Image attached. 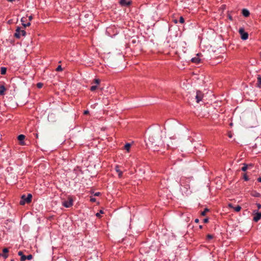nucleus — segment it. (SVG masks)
Returning a JSON list of instances; mask_svg holds the SVG:
<instances>
[{
    "label": "nucleus",
    "mask_w": 261,
    "mask_h": 261,
    "mask_svg": "<svg viewBox=\"0 0 261 261\" xmlns=\"http://www.w3.org/2000/svg\"><path fill=\"white\" fill-rule=\"evenodd\" d=\"M192 180V176L186 177L182 176L180 177L179 183L180 186V191L182 194L188 195L191 194L190 182Z\"/></svg>",
    "instance_id": "f257e3e1"
},
{
    "label": "nucleus",
    "mask_w": 261,
    "mask_h": 261,
    "mask_svg": "<svg viewBox=\"0 0 261 261\" xmlns=\"http://www.w3.org/2000/svg\"><path fill=\"white\" fill-rule=\"evenodd\" d=\"M148 140L152 145L154 144L155 146H159L162 145L163 144L162 138L159 133H154L151 136H150L148 138Z\"/></svg>",
    "instance_id": "f03ea898"
},
{
    "label": "nucleus",
    "mask_w": 261,
    "mask_h": 261,
    "mask_svg": "<svg viewBox=\"0 0 261 261\" xmlns=\"http://www.w3.org/2000/svg\"><path fill=\"white\" fill-rule=\"evenodd\" d=\"M32 198V195L31 194H28V195L26 196L24 195H23L21 196V199L20 201V205H24L25 203H29L31 201Z\"/></svg>",
    "instance_id": "7ed1b4c3"
},
{
    "label": "nucleus",
    "mask_w": 261,
    "mask_h": 261,
    "mask_svg": "<svg viewBox=\"0 0 261 261\" xmlns=\"http://www.w3.org/2000/svg\"><path fill=\"white\" fill-rule=\"evenodd\" d=\"M26 35V32L24 30H21L20 28L17 27L16 32L14 34V36L16 38H20V37L25 36Z\"/></svg>",
    "instance_id": "20e7f679"
},
{
    "label": "nucleus",
    "mask_w": 261,
    "mask_h": 261,
    "mask_svg": "<svg viewBox=\"0 0 261 261\" xmlns=\"http://www.w3.org/2000/svg\"><path fill=\"white\" fill-rule=\"evenodd\" d=\"M62 205L67 208L71 207L73 205V199L70 196L68 197L67 200L62 202Z\"/></svg>",
    "instance_id": "39448f33"
},
{
    "label": "nucleus",
    "mask_w": 261,
    "mask_h": 261,
    "mask_svg": "<svg viewBox=\"0 0 261 261\" xmlns=\"http://www.w3.org/2000/svg\"><path fill=\"white\" fill-rule=\"evenodd\" d=\"M239 33L241 36V38L243 40H246L248 38V34L246 32L243 28H241L239 30Z\"/></svg>",
    "instance_id": "423d86ee"
},
{
    "label": "nucleus",
    "mask_w": 261,
    "mask_h": 261,
    "mask_svg": "<svg viewBox=\"0 0 261 261\" xmlns=\"http://www.w3.org/2000/svg\"><path fill=\"white\" fill-rule=\"evenodd\" d=\"M203 93L201 91H197L196 92V95L195 96V99H196V102L197 103H199L200 101L202 100V99L203 98Z\"/></svg>",
    "instance_id": "0eeeda50"
},
{
    "label": "nucleus",
    "mask_w": 261,
    "mask_h": 261,
    "mask_svg": "<svg viewBox=\"0 0 261 261\" xmlns=\"http://www.w3.org/2000/svg\"><path fill=\"white\" fill-rule=\"evenodd\" d=\"M200 61H201V59H200V58L199 57V54H197L196 57H194V58H192V59H191V61L193 63H195L196 64L199 63L200 62Z\"/></svg>",
    "instance_id": "6e6552de"
},
{
    "label": "nucleus",
    "mask_w": 261,
    "mask_h": 261,
    "mask_svg": "<svg viewBox=\"0 0 261 261\" xmlns=\"http://www.w3.org/2000/svg\"><path fill=\"white\" fill-rule=\"evenodd\" d=\"M33 258V255L29 254L27 256L24 255L20 257V261H25L26 259L31 260Z\"/></svg>",
    "instance_id": "1a4fd4ad"
},
{
    "label": "nucleus",
    "mask_w": 261,
    "mask_h": 261,
    "mask_svg": "<svg viewBox=\"0 0 261 261\" xmlns=\"http://www.w3.org/2000/svg\"><path fill=\"white\" fill-rule=\"evenodd\" d=\"M120 4L123 6H128L130 5V1H127V0H120Z\"/></svg>",
    "instance_id": "9d476101"
},
{
    "label": "nucleus",
    "mask_w": 261,
    "mask_h": 261,
    "mask_svg": "<svg viewBox=\"0 0 261 261\" xmlns=\"http://www.w3.org/2000/svg\"><path fill=\"white\" fill-rule=\"evenodd\" d=\"M261 219V213H256L253 217V220L255 222L258 221Z\"/></svg>",
    "instance_id": "9b49d317"
},
{
    "label": "nucleus",
    "mask_w": 261,
    "mask_h": 261,
    "mask_svg": "<svg viewBox=\"0 0 261 261\" xmlns=\"http://www.w3.org/2000/svg\"><path fill=\"white\" fill-rule=\"evenodd\" d=\"M250 195L254 197H260L261 194L255 190L251 191Z\"/></svg>",
    "instance_id": "f8f14e48"
},
{
    "label": "nucleus",
    "mask_w": 261,
    "mask_h": 261,
    "mask_svg": "<svg viewBox=\"0 0 261 261\" xmlns=\"http://www.w3.org/2000/svg\"><path fill=\"white\" fill-rule=\"evenodd\" d=\"M25 138V136L23 135H20L18 136V140L20 141V144L22 145H24L23 140Z\"/></svg>",
    "instance_id": "ddd939ff"
},
{
    "label": "nucleus",
    "mask_w": 261,
    "mask_h": 261,
    "mask_svg": "<svg viewBox=\"0 0 261 261\" xmlns=\"http://www.w3.org/2000/svg\"><path fill=\"white\" fill-rule=\"evenodd\" d=\"M25 20H26V18H25V17H22L21 19V21L22 22V24L23 25V27L24 28H25L26 27L30 26L31 25V23L30 22H29L27 23H24Z\"/></svg>",
    "instance_id": "4468645a"
},
{
    "label": "nucleus",
    "mask_w": 261,
    "mask_h": 261,
    "mask_svg": "<svg viewBox=\"0 0 261 261\" xmlns=\"http://www.w3.org/2000/svg\"><path fill=\"white\" fill-rule=\"evenodd\" d=\"M242 14L245 17H248L250 14V12L247 9H243L242 10Z\"/></svg>",
    "instance_id": "2eb2a0df"
},
{
    "label": "nucleus",
    "mask_w": 261,
    "mask_h": 261,
    "mask_svg": "<svg viewBox=\"0 0 261 261\" xmlns=\"http://www.w3.org/2000/svg\"><path fill=\"white\" fill-rule=\"evenodd\" d=\"M4 254L2 255L5 258H6L8 257V255L7 254V253L8 252V249L7 248H5L3 250Z\"/></svg>",
    "instance_id": "dca6fc26"
},
{
    "label": "nucleus",
    "mask_w": 261,
    "mask_h": 261,
    "mask_svg": "<svg viewBox=\"0 0 261 261\" xmlns=\"http://www.w3.org/2000/svg\"><path fill=\"white\" fill-rule=\"evenodd\" d=\"M115 170L118 173L119 177L121 178L122 176V172L119 170L118 166H116Z\"/></svg>",
    "instance_id": "f3484780"
},
{
    "label": "nucleus",
    "mask_w": 261,
    "mask_h": 261,
    "mask_svg": "<svg viewBox=\"0 0 261 261\" xmlns=\"http://www.w3.org/2000/svg\"><path fill=\"white\" fill-rule=\"evenodd\" d=\"M249 167H252V165H247V164H244L243 167L242 168V170L243 171H246L247 169L249 168Z\"/></svg>",
    "instance_id": "a211bd4d"
},
{
    "label": "nucleus",
    "mask_w": 261,
    "mask_h": 261,
    "mask_svg": "<svg viewBox=\"0 0 261 261\" xmlns=\"http://www.w3.org/2000/svg\"><path fill=\"white\" fill-rule=\"evenodd\" d=\"M6 90V88L3 85H0V94L3 95L4 94V92Z\"/></svg>",
    "instance_id": "6ab92c4d"
},
{
    "label": "nucleus",
    "mask_w": 261,
    "mask_h": 261,
    "mask_svg": "<svg viewBox=\"0 0 261 261\" xmlns=\"http://www.w3.org/2000/svg\"><path fill=\"white\" fill-rule=\"evenodd\" d=\"M7 68L4 67H2L1 68V73L2 75H4L6 73Z\"/></svg>",
    "instance_id": "aec40b11"
},
{
    "label": "nucleus",
    "mask_w": 261,
    "mask_h": 261,
    "mask_svg": "<svg viewBox=\"0 0 261 261\" xmlns=\"http://www.w3.org/2000/svg\"><path fill=\"white\" fill-rule=\"evenodd\" d=\"M257 87H261V76L258 75L257 76Z\"/></svg>",
    "instance_id": "412c9836"
},
{
    "label": "nucleus",
    "mask_w": 261,
    "mask_h": 261,
    "mask_svg": "<svg viewBox=\"0 0 261 261\" xmlns=\"http://www.w3.org/2000/svg\"><path fill=\"white\" fill-rule=\"evenodd\" d=\"M130 147V144L129 143H126L124 146V149L127 151L129 150Z\"/></svg>",
    "instance_id": "4be33fe9"
},
{
    "label": "nucleus",
    "mask_w": 261,
    "mask_h": 261,
    "mask_svg": "<svg viewBox=\"0 0 261 261\" xmlns=\"http://www.w3.org/2000/svg\"><path fill=\"white\" fill-rule=\"evenodd\" d=\"M233 208L236 212H238L240 211L241 207L240 205H237V206L234 207Z\"/></svg>",
    "instance_id": "5701e85b"
},
{
    "label": "nucleus",
    "mask_w": 261,
    "mask_h": 261,
    "mask_svg": "<svg viewBox=\"0 0 261 261\" xmlns=\"http://www.w3.org/2000/svg\"><path fill=\"white\" fill-rule=\"evenodd\" d=\"M208 211V209L205 208V209L204 210V211H203V212H201V215L202 216H205V214H206V213Z\"/></svg>",
    "instance_id": "b1692460"
},
{
    "label": "nucleus",
    "mask_w": 261,
    "mask_h": 261,
    "mask_svg": "<svg viewBox=\"0 0 261 261\" xmlns=\"http://www.w3.org/2000/svg\"><path fill=\"white\" fill-rule=\"evenodd\" d=\"M97 86H92L91 87L90 90H91V91H93L97 89Z\"/></svg>",
    "instance_id": "393cba45"
},
{
    "label": "nucleus",
    "mask_w": 261,
    "mask_h": 261,
    "mask_svg": "<svg viewBox=\"0 0 261 261\" xmlns=\"http://www.w3.org/2000/svg\"><path fill=\"white\" fill-rule=\"evenodd\" d=\"M62 70V68L61 65H59L57 68H56L57 71H61Z\"/></svg>",
    "instance_id": "a878e982"
},
{
    "label": "nucleus",
    "mask_w": 261,
    "mask_h": 261,
    "mask_svg": "<svg viewBox=\"0 0 261 261\" xmlns=\"http://www.w3.org/2000/svg\"><path fill=\"white\" fill-rule=\"evenodd\" d=\"M179 21L180 23H183L185 21V19H184V17L182 16L180 17Z\"/></svg>",
    "instance_id": "bb28decb"
},
{
    "label": "nucleus",
    "mask_w": 261,
    "mask_h": 261,
    "mask_svg": "<svg viewBox=\"0 0 261 261\" xmlns=\"http://www.w3.org/2000/svg\"><path fill=\"white\" fill-rule=\"evenodd\" d=\"M103 212L102 210H100L99 213H96V216L98 217H99L100 216V214H103Z\"/></svg>",
    "instance_id": "cd10ccee"
},
{
    "label": "nucleus",
    "mask_w": 261,
    "mask_h": 261,
    "mask_svg": "<svg viewBox=\"0 0 261 261\" xmlns=\"http://www.w3.org/2000/svg\"><path fill=\"white\" fill-rule=\"evenodd\" d=\"M94 82L96 85H98L100 83V80L97 79H95Z\"/></svg>",
    "instance_id": "c85d7f7f"
},
{
    "label": "nucleus",
    "mask_w": 261,
    "mask_h": 261,
    "mask_svg": "<svg viewBox=\"0 0 261 261\" xmlns=\"http://www.w3.org/2000/svg\"><path fill=\"white\" fill-rule=\"evenodd\" d=\"M42 86H43V84H42V83H38V84H37V87H38V88H42Z\"/></svg>",
    "instance_id": "c756f323"
},
{
    "label": "nucleus",
    "mask_w": 261,
    "mask_h": 261,
    "mask_svg": "<svg viewBox=\"0 0 261 261\" xmlns=\"http://www.w3.org/2000/svg\"><path fill=\"white\" fill-rule=\"evenodd\" d=\"M18 255L19 256H21V257L24 255H23V252L21 251H20L18 252Z\"/></svg>",
    "instance_id": "7c9ffc66"
},
{
    "label": "nucleus",
    "mask_w": 261,
    "mask_h": 261,
    "mask_svg": "<svg viewBox=\"0 0 261 261\" xmlns=\"http://www.w3.org/2000/svg\"><path fill=\"white\" fill-rule=\"evenodd\" d=\"M244 179L246 181H248L249 180L248 177L247 176L246 174H244Z\"/></svg>",
    "instance_id": "2f4dec72"
},
{
    "label": "nucleus",
    "mask_w": 261,
    "mask_h": 261,
    "mask_svg": "<svg viewBox=\"0 0 261 261\" xmlns=\"http://www.w3.org/2000/svg\"><path fill=\"white\" fill-rule=\"evenodd\" d=\"M213 238V236H212V235H211V234H208V235L207 236V238L208 239H212Z\"/></svg>",
    "instance_id": "473e14b6"
},
{
    "label": "nucleus",
    "mask_w": 261,
    "mask_h": 261,
    "mask_svg": "<svg viewBox=\"0 0 261 261\" xmlns=\"http://www.w3.org/2000/svg\"><path fill=\"white\" fill-rule=\"evenodd\" d=\"M256 205H257V208H258V209H259V208H261V204H259V203H256Z\"/></svg>",
    "instance_id": "72a5a7b5"
},
{
    "label": "nucleus",
    "mask_w": 261,
    "mask_h": 261,
    "mask_svg": "<svg viewBox=\"0 0 261 261\" xmlns=\"http://www.w3.org/2000/svg\"><path fill=\"white\" fill-rule=\"evenodd\" d=\"M208 221V219L207 218H205L203 220L204 223H207Z\"/></svg>",
    "instance_id": "f704fd0d"
},
{
    "label": "nucleus",
    "mask_w": 261,
    "mask_h": 261,
    "mask_svg": "<svg viewBox=\"0 0 261 261\" xmlns=\"http://www.w3.org/2000/svg\"><path fill=\"white\" fill-rule=\"evenodd\" d=\"M88 113H89V111L88 110H86L84 112V114H88Z\"/></svg>",
    "instance_id": "c9c22d12"
},
{
    "label": "nucleus",
    "mask_w": 261,
    "mask_h": 261,
    "mask_svg": "<svg viewBox=\"0 0 261 261\" xmlns=\"http://www.w3.org/2000/svg\"><path fill=\"white\" fill-rule=\"evenodd\" d=\"M33 19V16H30L29 17V19L30 21L32 20V19Z\"/></svg>",
    "instance_id": "e433bc0d"
},
{
    "label": "nucleus",
    "mask_w": 261,
    "mask_h": 261,
    "mask_svg": "<svg viewBox=\"0 0 261 261\" xmlns=\"http://www.w3.org/2000/svg\"><path fill=\"white\" fill-rule=\"evenodd\" d=\"M257 180L258 181V182H261V177H259L257 178Z\"/></svg>",
    "instance_id": "4c0bfd02"
},
{
    "label": "nucleus",
    "mask_w": 261,
    "mask_h": 261,
    "mask_svg": "<svg viewBox=\"0 0 261 261\" xmlns=\"http://www.w3.org/2000/svg\"><path fill=\"white\" fill-rule=\"evenodd\" d=\"M228 18H229L230 20H232V16H230V15H228Z\"/></svg>",
    "instance_id": "58836bf2"
},
{
    "label": "nucleus",
    "mask_w": 261,
    "mask_h": 261,
    "mask_svg": "<svg viewBox=\"0 0 261 261\" xmlns=\"http://www.w3.org/2000/svg\"><path fill=\"white\" fill-rule=\"evenodd\" d=\"M195 222L196 223H198V222H199V219H196L195 220Z\"/></svg>",
    "instance_id": "ea45409f"
},
{
    "label": "nucleus",
    "mask_w": 261,
    "mask_h": 261,
    "mask_svg": "<svg viewBox=\"0 0 261 261\" xmlns=\"http://www.w3.org/2000/svg\"><path fill=\"white\" fill-rule=\"evenodd\" d=\"M99 195V192L96 193L95 194V196H98Z\"/></svg>",
    "instance_id": "a19ab883"
},
{
    "label": "nucleus",
    "mask_w": 261,
    "mask_h": 261,
    "mask_svg": "<svg viewBox=\"0 0 261 261\" xmlns=\"http://www.w3.org/2000/svg\"><path fill=\"white\" fill-rule=\"evenodd\" d=\"M94 200H95L94 198H91V201H94Z\"/></svg>",
    "instance_id": "79ce46f5"
},
{
    "label": "nucleus",
    "mask_w": 261,
    "mask_h": 261,
    "mask_svg": "<svg viewBox=\"0 0 261 261\" xmlns=\"http://www.w3.org/2000/svg\"><path fill=\"white\" fill-rule=\"evenodd\" d=\"M229 206L230 207H232V205L231 204H229Z\"/></svg>",
    "instance_id": "37998d69"
},
{
    "label": "nucleus",
    "mask_w": 261,
    "mask_h": 261,
    "mask_svg": "<svg viewBox=\"0 0 261 261\" xmlns=\"http://www.w3.org/2000/svg\"><path fill=\"white\" fill-rule=\"evenodd\" d=\"M7 1H9V2H12L14 1V0H7Z\"/></svg>",
    "instance_id": "c03bdc74"
},
{
    "label": "nucleus",
    "mask_w": 261,
    "mask_h": 261,
    "mask_svg": "<svg viewBox=\"0 0 261 261\" xmlns=\"http://www.w3.org/2000/svg\"><path fill=\"white\" fill-rule=\"evenodd\" d=\"M202 226L201 225H200V226H199V228H202Z\"/></svg>",
    "instance_id": "a18cd8bd"
},
{
    "label": "nucleus",
    "mask_w": 261,
    "mask_h": 261,
    "mask_svg": "<svg viewBox=\"0 0 261 261\" xmlns=\"http://www.w3.org/2000/svg\"><path fill=\"white\" fill-rule=\"evenodd\" d=\"M11 261H15L14 259H11Z\"/></svg>",
    "instance_id": "49530a36"
}]
</instances>
